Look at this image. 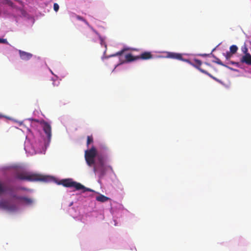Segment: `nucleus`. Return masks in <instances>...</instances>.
Returning a JSON list of instances; mask_svg holds the SVG:
<instances>
[{"label": "nucleus", "instance_id": "f257e3e1", "mask_svg": "<svg viewBox=\"0 0 251 251\" xmlns=\"http://www.w3.org/2000/svg\"><path fill=\"white\" fill-rule=\"evenodd\" d=\"M16 177L20 180H26L28 181H46L47 178L41 175L23 171L17 172Z\"/></svg>", "mask_w": 251, "mask_h": 251}, {"label": "nucleus", "instance_id": "f03ea898", "mask_svg": "<svg viewBox=\"0 0 251 251\" xmlns=\"http://www.w3.org/2000/svg\"><path fill=\"white\" fill-rule=\"evenodd\" d=\"M97 155V150L93 146L90 149L85 151V159L87 164L89 166H92L95 164V158Z\"/></svg>", "mask_w": 251, "mask_h": 251}, {"label": "nucleus", "instance_id": "7ed1b4c3", "mask_svg": "<svg viewBox=\"0 0 251 251\" xmlns=\"http://www.w3.org/2000/svg\"><path fill=\"white\" fill-rule=\"evenodd\" d=\"M60 184L66 187H74L77 190H81L83 187L82 185L80 183L74 181L72 179H64L60 181Z\"/></svg>", "mask_w": 251, "mask_h": 251}, {"label": "nucleus", "instance_id": "20e7f679", "mask_svg": "<svg viewBox=\"0 0 251 251\" xmlns=\"http://www.w3.org/2000/svg\"><path fill=\"white\" fill-rule=\"evenodd\" d=\"M202 62L200 60H199L198 59H194L193 60V62L191 63V64L194 67L196 68L197 69H198L201 72L207 75L213 79L218 81V79L213 76L212 75H211L210 74H209L208 72L206 71L201 69L200 66L201 65Z\"/></svg>", "mask_w": 251, "mask_h": 251}, {"label": "nucleus", "instance_id": "39448f33", "mask_svg": "<svg viewBox=\"0 0 251 251\" xmlns=\"http://www.w3.org/2000/svg\"><path fill=\"white\" fill-rule=\"evenodd\" d=\"M0 208L10 211H14L17 209V206L15 204H10L7 201H0Z\"/></svg>", "mask_w": 251, "mask_h": 251}, {"label": "nucleus", "instance_id": "423d86ee", "mask_svg": "<svg viewBox=\"0 0 251 251\" xmlns=\"http://www.w3.org/2000/svg\"><path fill=\"white\" fill-rule=\"evenodd\" d=\"M41 125L49 141H50L51 137V127L50 124L45 121H43L41 122Z\"/></svg>", "mask_w": 251, "mask_h": 251}, {"label": "nucleus", "instance_id": "0eeeda50", "mask_svg": "<svg viewBox=\"0 0 251 251\" xmlns=\"http://www.w3.org/2000/svg\"><path fill=\"white\" fill-rule=\"evenodd\" d=\"M94 173L98 172L100 177H102L106 174V167L104 165H95L93 168Z\"/></svg>", "mask_w": 251, "mask_h": 251}, {"label": "nucleus", "instance_id": "6e6552de", "mask_svg": "<svg viewBox=\"0 0 251 251\" xmlns=\"http://www.w3.org/2000/svg\"><path fill=\"white\" fill-rule=\"evenodd\" d=\"M240 62L242 63H245L248 65L251 66V54L249 53H246L240 58Z\"/></svg>", "mask_w": 251, "mask_h": 251}, {"label": "nucleus", "instance_id": "1a4fd4ad", "mask_svg": "<svg viewBox=\"0 0 251 251\" xmlns=\"http://www.w3.org/2000/svg\"><path fill=\"white\" fill-rule=\"evenodd\" d=\"M19 53L21 59L25 61L29 60L33 56L32 54L21 50H19Z\"/></svg>", "mask_w": 251, "mask_h": 251}, {"label": "nucleus", "instance_id": "9d476101", "mask_svg": "<svg viewBox=\"0 0 251 251\" xmlns=\"http://www.w3.org/2000/svg\"><path fill=\"white\" fill-rule=\"evenodd\" d=\"M152 58V55L151 52L145 51L142 53L140 55H138V59L148 60Z\"/></svg>", "mask_w": 251, "mask_h": 251}, {"label": "nucleus", "instance_id": "9b49d317", "mask_svg": "<svg viewBox=\"0 0 251 251\" xmlns=\"http://www.w3.org/2000/svg\"><path fill=\"white\" fill-rule=\"evenodd\" d=\"M167 57L177 60L182 59V55L181 54L175 52H168L167 53Z\"/></svg>", "mask_w": 251, "mask_h": 251}, {"label": "nucleus", "instance_id": "f8f14e48", "mask_svg": "<svg viewBox=\"0 0 251 251\" xmlns=\"http://www.w3.org/2000/svg\"><path fill=\"white\" fill-rule=\"evenodd\" d=\"M137 56H133L131 53H127L125 55V61L130 62L138 60Z\"/></svg>", "mask_w": 251, "mask_h": 251}, {"label": "nucleus", "instance_id": "ddd939ff", "mask_svg": "<svg viewBox=\"0 0 251 251\" xmlns=\"http://www.w3.org/2000/svg\"><path fill=\"white\" fill-rule=\"evenodd\" d=\"M96 199L98 201L104 202L107 201L110 199L108 197H107L103 195L100 194L99 196H97L96 198Z\"/></svg>", "mask_w": 251, "mask_h": 251}, {"label": "nucleus", "instance_id": "4468645a", "mask_svg": "<svg viewBox=\"0 0 251 251\" xmlns=\"http://www.w3.org/2000/svg\"><path fill=\"white\" fill-rule=\"evenodd\" d=\"M105 159L104 157L102 156H98V162L95 165H104Z\"/></svg>", "mask_w": 251, "mask_h": 251}, {"label": "nucleus", "instance_id": "2eb2a0df", "mask_svg": "<svg viewBox=\"0 0 251 251\" xmlns=\"http://www.w3.org/2000/svg\"><path fill=\"white\" fill-rule=\"evenodd\" d=\"M20 201H23L24 202H25V203H26L27 204H31L33 201L31 199L28 198H26L25 197H22V199Z\"/></svg>", "mask_w": 251, "mask_h": 251}, {"label": "nucleus", "instance_id": "dca6fc26", "mask_svg": "<svg viewBox=\"0 0 251 251\" xmlns=\"http://www.w3.org/2000/svg\"><path fill=\"white\" fill-rule=\"evenodd\" d=\"M129 49L128 48H124L121 50L116 52L115 54H112L111 56H121L126 51L128 50Z\"/></svg>", "mask_w": 251, "mask_h": 251}, {"label": "nucleus", "instance_id": "f3484780", "mask_svg": "<svg viewBox=\"0 0 251 251\" xmlns=\"http://www.w3.org/2000/svg\"><path fill=\"white\" fill-rule=\"evenodd\" d=\"M7 190L11 191V189H7L3 184L0 182V194L5 193Z\"/></svg>", "mask_w": 251, "mask_h": 251}, {"label": "nucleus", "instance_id": "a211bd4d", "mask_svg": "<svg viewBox=\"0 0 251 251\" xmlns=\"http://www.w3.org/2000/svg\"><path fill=\"white\" fill-rule=\"evenodd\" d=\"M238 48L237 47V46L233 45L230 47V48H229L230 51H229L233 54H235V53H236L237 51L238 50Z\"/></svg>", "mask_w": 251, "mask_h": 251}, {"label": "nucleus", "instance_id": "6ab92c4d", "mask_svg": "<svg viewBox=\"0 0 251 251\" xmlns=\"http://www.w3.org/2000/svg\"><path fill=\"white\" fill-rule=\"evenodd\" d=\"M214 58H215V60L214 61H213V62L215 63H216V64H219V65H221V66H225V67H227V66H226V65H225V64H224V63L221 61V60L219 58H217V57H215V56H214Z\"/></svg>", "mask_w": 251, "mask_h": 251}, {"label": "nucleus", "instance_id": "aec40b11", "mask_svg": "<svg viewBox=\"0 0 251 251\" xmlns=\"http://www.w3.org/2000/svg\"><path fill=\"white\" fill-rule=\"evenodd\" d=\"M76 18L77 20L83 21L88 26H90L88 22L85 19H84L82 17L79 15H76Z\"/></svg>", "mask_w": 251, "mask_h": 251}, {"label": "nucleus", "instance_id": "412c9836", "mask_svg": "<svg viewBox=\"0 0 251 251\" xmlns=\"http://www.w3.org/2000/svg\"><path fill=\"white\" fill-rule=\"evenodd\" d=\"M93 142V138L92 136H88L87 138V146Z\"/></svg>", "mask_w": 251, "mask_h": 251}, {"label": "nucleus", "instance_id": "4be33fe9", "mask_svg": "<svg viewBox=\"0 0 251 251\" xmlns=\"http://www.w3.org/2000/svg\"><path fill=\"white\" fill-rule=\"evenodd\" d=\"M10 196L12 199L18 200H21L22 197V196H18L15 194H11Z\"/></svg>", "mask_w": 251, "mask_h": 251}, {"label": "nucleus", "instance_id": "5701e85b", "mask_svg": "<svg viewBox=\"0 0 251 251\" xmlns=\"http://www.w3.org/2000/svg\"><path fill=\"white\" fill-rule=\"evenodd\" d=\"M233 54L230 52V51L226 52V53L225 54V56L226 60H228L231 57Z\"/></svg>", "mask_w": 251, "mask_h": 251}, {"label": "nucleus", "instance_id": "b1692460", "mask_svg": "<svg viewBox=\"0 0 251 251\" xmlns=\"http://www.w3.org/2000/svg\"><path fill=\"white\" fill-rule=\"evenodd\" d=\"M82 186H83V187L81 188V189L83 190V192H87V191H88V192H92L93 191V190L92 189L88 188H86L83 185H82Z\"/></svg>", "mask_w": 251, "mask_h": 251}, {"label": "nucleus", "instance_id": "393cba45", "mask_svg": "<svg viewBox=\"0 0 251 251\" xmlns=\"http://www.w3.org/2000/svg\"><path fill=\"white\" fill-rule=\"evenodd\" d=\"M100 44L101 46H104L105 48H106V44L104 41V40L101 37H100Z\"/></svg>", "mask_w": 251, "mask_h": 251}, {"label": "nucleus", "instance_id": "a878e982", "mask_svg": "<svg viewBox=\"0 0 251 251\" xmlns=\"http://www.w3.org/2000/svg\"><path fill=\"white\" fill-rule=\"evenodd\" d=\"M59 8V5L56 3H54V4H53L54 10L55 11L57 12L58 11Z\"/></svg>", "mask_w": 251, "mask_h": 251}, {"label": "nucleus", "instance_id": "bb28decb", "mask_svg": "<svg viewBox=\"0 0 251 251\" xmlns=\"http://www.w3.org/2000/svg\"><path fill=\"white\" fill-rule=\"evenodd\" d=\"M0 43L7 44V41L6 39L0 38Z\"/></svg>", "mask_w": 251, "mask_h": 251}, {"label": "nucleus", "instance_id": "cd10ccee", "mask_svg": "<svg viewBox=\"0 0 251 251\" xmlns=\"http://www.w3.org/2000/svg\"><path fill=\"white\" fill-rule=\"evenodd\" d=\"M230 63L231 64H234V65H236V66H238V64H239V63L238 62H233V61H230Z\"/></svg>", "mask_w": 251, "mask_h": 251}, {"label": "nucleus", "instance_id": "c85d7f7f", "mask_svg": "<svg viewBox=\"0 0 251 251\" xmlns=\"http://www.w3.org/2000/svg\"><path fill=\"white\" fill-rule=\"evenodd\" d=\"M247 51H248V49H247V48H245V49L244 50H243V52H244V53H245V54L246 53H248V52H247Z\"/></svg>", "mask_w": 251, "mask_h": 251}, {"label": "nucleus", "instance_id": "c756f323", "mask_svg": "<svg viewBox=\"0 0 251 251\" xmlns=\"http://www.w3.org/2000/svg\"><path fill=\"white\" fill-rule=\"evenodd\" d=\"M200 55L202 56H206L207 55H209V54H201Z\"/></svg>", "mask_w": 251, "mask_h": 251}, {"label": "nucleus", "instance_id": "7c9ffc66", "mask_svg": "<svg viewBox=\"0 0 251 251\" xmlns=\"http://www.w3.org/2000/svg\"><path fill=\"white\" fill-rule=\"evenodd\" d=\"M21 189L22 190H25V189L24 188H22Z\"/></svg>", "mask_w": 251, "mask_h": 251}, {"label": "nucleus", "instance_id": "2f4dec72", "mask_svg": "<svg viewBox=\"0 0 251 251\" xmlns=\"http://www.w3.org/2000/svg\"><path fill=\"white\" fill-rule=\"evenodd\" d=\"M2 116L1 114H0V118H1Z\"/></svg>", "mask_w": 251, "mask_h": 251}, {"label": "nucleus", "instance_id": "473e14b6", "mask_svg": "<svg viewBox=\"0 0 251 251\" xmlns=\"http://www.w3.org/2000/svg\"><path fill=\"white\" fill-rule=\"evenodd\" d=\"M205 64H206V65H209V64L208 63H205Z\"/></svg>", "mask_w": 251, "mask_h": 251}, {"label": "nucleus", "instance_id": "72a5a7b5", "mask_svg": "<svg viewBox=\"0 0 251 251\" xmlns=\"http://www.w3.org/2000/svg\"><path fill=\"white\" fill-rule=\"evenodd\" d=\"M109 168L110 169H112V168L111 167H109Z\"/></svg>", "mask_w": 251, "mask_h": 251}]
</instances>
